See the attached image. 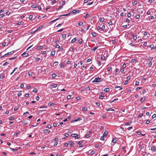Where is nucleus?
Segmentation results:
<instances>
[{
	"label": "nucleus",
	"mask_w": 156,
	"mask_h": 156,
	"mask_svg": "<svg viewBox=\"0 0 156 156\" xmlns=\"http://www.w3.org/2000/svg\"><path fill=\"white\" fill-rule=\"evenodd\" d=\"M150 122V120H147L146 121V124H149Z\"/></svg>",
	"instance_id": "338daca9"
},
{
	"label": "nucleus",
	"mask_w": 156,
	"mask_h": 156,
	"mask_svg": "<svg viewBox=\"0 0 156 156\" xmlns=\"http://www.w3.org/2000/svg\"><path fill=\"white\" fill-rule=\"evenodd\" d=\"M55 51H53L51 52L50 55L51 56H54L55 55Z\"/></svg>",
	"instance_id": "4468645a"
},
{
	"label": "nucleus",
	"mask_w": 156,
	"mask_h": 156,
	"mask_svg": "<svg viewBox=\"0 0 156 156\" xmlns=\"http://www.w3.org/2000/svg\"><path fill=\"white\" fill-rule=\"evenodd\" d=\"M55 105V104L54 103H51V102H50L48 103V105H49V106L54 105Z\"/></svg>",
	"instance_id": "cd10ccee"
},
{
	"label": "nucleus",
	"mask_w": 156,
	"mask_h": 156,
	"mask_svg": "<svg viewBox=\"0 0 156 156\" xmlns=\"http://www.w3.org/2000/svg\"><path fill=\"white\" fill-rule=\"evenodd\" d=\"M44 133H49L50 132V131L48 129H45L44 130Z\"/></svg>",
	"instance_id": "412c9836"
},
{
	"label": "nucleus",
	"mask_w": 156,
	"mask_h": 156,
	"mask_svg": "<svg viewBox=\"0 0 156 156\" xmlns=\"http://www.w3.org/2000/svg\"><path fill=\"white\" fill-rule=\"evenodd\" d=\"M46 53V51H42L41 53V54H42L43 55H44V54H45Z\"/></svg>",
	"instance_id": "69168bd1"
},
{
	"label": "nucleus",
	"mask_w": 156,
	"mask_h": 156,
	"mask_svg": "<svg viewBox=\"0 0 156 156\" xmlns=\"http://www.w3.org/2000/svg\"><path fill=\"white\" fill-rule=\"evenodd\" d=\"M104 98V96H102V95H101L99 96V98L100 99H102L103 98Z\"/></svg>",
	"instance_id": "052dcab7"
},
{
	"label": "nucleus",
	"mask_w": 156,
	"mask_h": 156,
	"mask_svg": "<svg viewBox=\"0 0 156 156\" xmlns=\"http://www.w3.org/2000/svg\"><path fill=\"white\" fill-rule=\"evenodd\" d=\"M14 51H12L10 52L7 53L5 54V55H4L1 57V58H4V57H6V56H7L8 55H11L12 54H13V53H14Z\"/></svg>",
	"instance_id": "f257e3e1"
},
{
	"label": "nucleus",
	"mask_w": 156,
	"mask_h": 156,
	"mask_svg": "<svg viewBox=\"0 0 156 156\" xmlns=\"http://www.w3.org/2000/svg\"><path fill=\"white\" fill-rule=\"evenodd\" d=\"M74 143L72 141H70L69 143V144L70 145V147H73V144Z\"/></svg>",
	"instance_id": "0eeeda50"
},
{
	"label": "nucleus",
	"mask_w": 156,
	"mask_h": 156,
	"mask_svg": "<svg viewBox=\"0 0 156 156\" xmlns=\"http://www.w3.org/2000/svg\"><path fill=\"white\" fill-rule=\"evenodd\" d=\"M132 36L133 37V39L134 40V41H135L137 39V37L136 36H134V34H133L132 35Z\"/></svg>",
	"instance_id": "f8f14e48"
},
{
	"label": "nucleus",
	"mask_w": 156,
	"mask_h": 156,
	"mask_svg": "<svg viewBox=\"0 0 156 156\" xmlns=\"http://www.w3.org/2000/svg\"><path fill=\"white\" fill-rule=\"evenodd\" d=\"M131 122H132L131 121H129L128 122H126L125 123V125H127V126L129 125H130V124L131 123Z\"/></svg>",
	"instance_id": "a211bd4d"
},
{
	"label": "nucleus",
	"mask_w": 156,
	"mask_h": 156,
	"mask_svg": "<svg viewBox=\"0 0 156 156\" xmlns=\"http://www.w3.org/2000/svg\"><path fill=\"white\" fill-rule=\"evenodd\" d=\"M94 154V151H92L90 152V155H93Z\"/></svg>",
	"instance_id": "8fccbe9b"
},
{
	"label": "nucleus",
	"mask_w": 156,
	"mask_h": 156,
	"mask_svg": "<svg viewBox=\"0 0 156 156\" xmlns=\"http://www.w3.org/2000/svg\"><path fill=\"white\" fill-rule=\"evenodd\" d=\"M137 61V60L136 59H132L131 61V62L133 63H135Z\"/></svg>",
	"instance_id": "9d476101"
},
{
	"label": "nucleus",
	"mask_w": 156,
	"mask_h": 156,
	"mask_svg": "<svg viewBox=\"0 0 156 156\" xmlns=\"http://www.w3.org/2000/svg\"><path fill=\"white\" fill-rule=\"evenodd\" d=\"M22 123L24 124H27V123L26 121H22Z\"/></svg>",
	"instance_id": "c03bdc74"
},
{
	"label": "nucleus",
	"mask_w": 156,
	"mask_h": 156,
	"mask_svg": "<svg viewBox=\"0 0 156 156\" xmlns=\"http://www.w3.org/2000/svg\"><path fill=\"white\" fill-rule=\"evenodd\" d=\"M28 74L29 76H31L32 75V72H29Z\"/></svg>",
	"instance_id": "37998d69"
},
{
	"label": "nucleus",
	"mask_w": 156,
	"mask_h": 156,
	"mask_svg": "<svg viewBox=\"0 0 156 156\" xmlns=\"http://www.w3.org/2000/svg\"><path fill=\"white\" fill-rule=\"evenodd\" d=\"M115 0H112L111 1H110V2H109L108 3V4H113L114 3H115Z\"/></svg>",
	"instance_id": "dca6fc26"
},
{
	"label": "nucleus",
	"mask_w": 156,
	"mask_h": 156,
	"mask_svg": "<svg viewBox=\"0 0 156 156\" xmlns=\"http://www.w3.org/2000/svg\"><path fill=\"white\" fill-rule=\"evenodd\" d=\"M156 117V114H154L152 116V118H154Z\"/></svg>",
	"instance_id": "774afa93"
},
{
	"label": "nucleus",
	"mask_w": 156,
	"mask_h": 156,
	"mask_svg": "<svg viewBox=\"0 0 156 156\" xmlns=\"http://www.w3.org/2000/svg\"><path fill=\"white\" fill-rule=\"evenodd\" d=\"M64 66V63L63 62H61L60 64V67H63Z\"/></svg>",
	"instance_id": "72a5a7b5"
},
{
	"label": "nucleus",
	"mask_w": 156,
	"mask_h": 156,
	"mask_svg": "<svg viewBox=\"0 0 156 156\" xmlns=\"http://www.w3.org/2000/svg\"><path fill=\"white\" fill-rule=\"evenodd\" d=\"M143 115V113H140L139 115H138V117L139 118H140L141 117H142Z\"/></svg>",
	"instance_id": "a18cd8bd"
},
{
	"label": "nucleus",
	"mask_w": 156,
	"mask_h": 156,
	"mask_svg": "<svg viewBox=\"0 0 156 156\" xmlns=\"http://www.w3.org/2000/svg\"><path fill=\"white\" fill-rule=\"evenodd\" d=\"M76 37L74 38L73 40L71 41V42L72 43H73L76 42Z\"/></svg>",
	"instance_id": "aec40b11"
},
{
	"label": "nucleus",
	"mask_w": 156,
	"mask_h": 156,
	"mask_svg": "<svg viewBox=\"0 0 156 156\" xmlns=\"http://www.w3.org/2000/svg\"><path fill=\"white\" fill-rule=\"evenodd\" d=\"M122 67L123 68H126V64L125 63H124L122 65Z\"/></svg>",
	"instance_id": "e2e57ef3"
},
{
	"label": "nucleus",
	"mask_w": 156,
	"mask_h": 156,
	"mask_svg": "<svg viewBox=\"0 0 156 156\" xmlns=\"http://www.w3.org/2000/svg\"><path fill=\"white\" fill-rule=\"evenodd\" d=\"M62 8H63V6L62 5H60L59 6V8L57 9V10H59L60 9H62Z\"/></svg>",
	"instance_id": "603ef678"
},
{
	"label": "nucleus",
	"mask_w": 156,
	"mask_h": 156,
	"mask_svg": "<svg viewBox=\"0 0 156 156\" xmlns=\"http://www.w3.org/2000/svg\"><path fill=\"white\" fill-rule=\"evenodd\" d=\"M37 5L36 4H35L33 5H32L31 6V7L32 8H35L37 7Z\"/></svg>",
	"instance_id": "4be33fe9"
},
{
	"label": "nucleus",
	"mask_w": 156,
	"mask_h": 156,
	"mask_svg": "<svg viewBox=\"0 0 156 156\" xmlns=\"http://www.w3.org/2000/svg\"><path fill=\"white\" fill-rule=\"evenodd\" d=\"M117 88H120L119 89V90H122L123 88H121V87L119 86H116L115 87V89H117Z\"/></svg>",
	"instance_id": "b1692460"
},
{
	"label": "nucleus",
	"mask_w": 156,
	"mask_h": 156,
	"mask_svg": "<svg viewBox=\"0 0 156 156\" xmlns=\"http://www.w3.org/2000/svg\"><path fill=\"white\" fill-rule=\"evenodd\" d=\"M5 75L3 73H1L0 74V78L1 79H2L5 77Z\"/></svg>",
	"instance_id": "6e6552de"
},
{
	"label": "nucleus",
	"mask_w": 156,
	"mask_h": 156,
	"mask_svg": "<svg viewBox=\"0 0 156 156\" xmlns=\"http://www.w3.org/2000/svg\"><path fill=\"white\" fill-rule=\"evenodd\" d=\"M78 43L79 44H81L82 43V39H79L78 40Z\"/></svg>",
	"instance_id": "c756f323"
},
{
	"label": "nucleus",
	"mask_w": 156,
	"mask_h": 156,
	"mask_svg": "<svg viewBox=\"0 0 156 156\" xmlns=\"http://www.w3.org/2000/svg\"><path fill=\"white\" fill-rule=\"evenodd\" d=\"M29 94L28 93L26 94H25V96L26 98H28L29 97Z\"/></svg>",
	"instance_id": "5fc2aeb1"
},
{
	"label": "nucleus",
	"mask_w": 156,
	"mask_h": 156,
	"mask_svg": "<svg viewBox=\"0 0 156 156\" xmlns=\"http://www.w3.org/2000/svg\"><path fill=\"white\" fill-rule=\"evenodd\" d=\"M43 48L42 46H39L37 48V50L41 49H43Z\"/></svg>",
	"instance_id": "2eb2a0df"
},
{
	"label": "nucleus",
	"mask_w": 156,
	"mask_h": 156,
	"mask_svg": "<svg viewBox=\"0 0 156 156\" xmlns=\"http://www.w3.org/2000/svg\"><path fill=\"white\" fill-rule=\"evenodd\" d=\"M126 22L129 23L130 22V20L128 19H126Z\"/></svg>",
	"instance_id": "c9c22d12"
},
{
	"label": "nucleus",
	"mask_w": 156,
	"mask_h": 156,
	"mask_svg": "<svg viewBox=\"0 0 156 156\" xmlns=\"http://www.w3.org/2000/svg\"><path fill=\"white\" fill-rule=\"evenodd\" d=\"M16 56L14 57L10 58H9V60H13V59H15L16 58Z\"/></svg>",
	"instance_id": "de8ad7c7"
},
{
	"label": "nucleus",
	"mask_w": 156,
	"mask_h": 156,
	"mask_svg": "<svg viewBox=\"0 0 156 156\" xmlns=\"http://www.w3.org/2000/svg\"><path fill=\"white\" fill-rule=\"evenodd\" d=\"M107 111H114V109H112V108H110L107 109L106 110Z\"/></svg>",
	"instance_id": "5701e85b"
},
{
	"label": "nucleus",
	"mask_w": 156,
	"mask_h": 156,
	"mask_svg": "<svg viewBox=\"0 0 156 156\" xmlns=\"http://www.w3.org/2000/svg\"><path fill=\"white\" fill-rule=\"evenodd\" d=\"M93 3H94V2H91L87 4V5H90L92 4Z\"/></svg>",
	"instance_id": "6e6d98bb"
},
{
	"label": "nucleus",
	"mask_w": 156,
	"mask_h": 156,
	"mask_svg": "<svg viewBox=\"0 0 156 156\" xmlns=\"http://www.w3.org/2000/svg\"><path fill=\"white\" fill-rule=\"evenodd\" d=\"M118 100V98H115V99H114L113 101H110V103H112L113 101H117V100Z\"/></svg>",
	"instance_id": "2f4dec72"
},
{
	"label": "nucleus",
	"mask_w": 156,
	"mask_h": 156,
	"mask_svg": "<svg viewBox=\"0 0 156 156\" xmlns=\"http://www.w3.org/2000/svg\"><path fill=\"white\" fill-rule=\"evenodd\" d=\"M37 89L36 88H35L33 90V91L35 93H36V92H37Z\"/></svg>",
	"instance_id": "e433bc0d"
},
{
	"label": "nucleus",
	"mask_w": 156,
	"mask_h": 156,
	"mask_svg": "<svg viewBox=\"0 0 156 156\" xmlns=\"http://www.w3.org/2000/svg\"><path fill=\"white\" fill-rule=\"evenodd\" d=\"M140 17V15H137L136 16V19H139Z\"/></svg>",
	"instance_id": "3c124183"
},
{
	"label": "nucleus",
	"mask_w": 156,
	"mask_h": 156,
	"mask_svg": "<svg viewBox=\"0 0 156 156\" xmlns=\"http://www.w3.org/2000/svg\"><path fill=\"white\" fill-rule=\"evenodd\" d=\"M66 34H63L62 36V37L64 39H65L66 37Z\"/></svg>",
	"instance_id": "a19ab883"
},
{
	"label": "nucleus",
	"mask_w": 156,
	"mask_h": 156,
	"mask_svg": "<svg viewBox=\"0 0 156 156\" xmlns=\"http://www.w3.org/2000/svg\"><path fill=\"white\" fill-rule=\"evenodd\" d=\"M108 133V131L107 130H106L105 131L104 134H103V136L106 137L107 136Z\"/></svg>",
	"instance_id": "423d86ee"
},
{
	"label": "nucleus",
	"mask_w": 156,
	"mask_h": 156,
	"mask_svg": "<svg viewBox=\"0 0 156 156\" xmlns=\"http://www.w3.org/2000/svg\"><path fill=\"white\" fill-rule=\"evenodd\" d=\"M67 98L68 99H70L71 98V96L68 95L67 97Z\"/></svg>",
	"instance_id": "09e8293b"
},
{
	"label": "nucleus",
	"mask_w": 156,
	"mask_h": 156,
	"mask_svg": "<svg viewBox=\"0 0 156 156\" xmlns=\"http://www.w3.org/2000/svg\"><path fill=\"white\" fill-rule=\"evenodd\" d=\"M101 81V79L99 77H97V78H96L94 79V80L93 81H92V82L93 83H94V82L97 83V82H100Z\"/></svg>",
	"instance_id": "f03ea898"
},
{
	"label": "nucleus",
	"mask_w": 156,
	"mask_h": 156,
	"mask_svg": "<svg viewBox=\"0 0 156 156\" xmlns=\"http://www.w3.org/2000/svg\"><path fill=\"white\" fill-rule=\"evenodd\" d=\"M109 89L108 88H106L104 89V91L106 92H108L109 91Z\"/></svg>",
	"instance_id": "6ab92c4d"
},
{
	"label": "nucleus",
	"mask_w": 156,
	"mask_h": 156,
	"mask_svg": "<svg viewBox=\"0 0 156 156\" xmlns=\"http://www.w3.org/2000/svg\"><path fill=\"white\" fill-rule=\"evenodd\" d=\"M151 150L154 151H156V148L154 147H151Z\"/></svg>",
	"instance_id": "f3484780"
},
{
	"label": "nucleus",
	"mask_w": 156,
	"mask_h": 156,
	"mask_svg": "<svg viewBox=\"0 0 156 156\" xmlns=\"http://www.w3.org/2000/svg\"><path fill=\"white\" fill-rule=\"evenodd\" d=\"M145 99V97H144L142 98L140 100V101L141 102H142L144 101Z\"/></svg>",
	"instance_id": "ddd939ff"
},
{
	"label": "nucleus",
	"mask_w": 156,
	"mask_h": 156,
	"mask_svg": "<svg viewBox=\"0 0 156 156\" xmlns=\"http://www.w3.org/2000/svg\"><path fill=\"white\" fill-rule=\"evenodd\" d=\"M57 75L55 73H53L52 74V77L53 78H55L56 77Z\"/></svg>",
	"instance_id": "bb28decb"
},
{
	"label": "nucleus",
	"mask_w": 156,
	"mask_h": 156,
	"mask_svg": "<svg viewBox=\"0 0 156 156\" xmlns=\"http://www.w3.org/2000/svg\"><path fill=\"white\" fill-rule=\"evenodd\" d=\"M117 140V138H114L113 139V140H112V142L113 143H115Z\"/></svg>",
	"instance_id": "9b49d317"
},
{
	"label": "nucleus",
	"mask_w": 156,
	"mask_h": 156,
	"mask_svg": "<svg viewBox=\"0 0 156 156\" xmlns=\"http://www.w3.org/2000/svg\"><path fill=\"white\" fill-rule=\"evenodd\" d=\"M90 136L89 134H86L85 135V137L86 138H88L90 137Z\"/></svg>",
	"instance_id": "bf43d9fd"
},
{
	"label": "nucleus",
	"mask_w": 156,
	"mask_h": 156,
	"mask_svg": "<svg viewBox=\"0 0 156 156\" xmlns=\"http://www.w3.org/2000/svg\"><path fill=\"white\" fill-rule=\"evenodd\" d=\"M73 137H74L75 139H78L80 137V136L78 135L77 134H72L71 135Z\"/></svg>",
	"instance_id": "7ed1b4c3"
},
{
	"label": "nucleus",
	"mask_w": 156,
	"mask_h": 156,
	"mask_svg": "<svg viewBox=\"0 0 156 156\" xmlns=\"http://www.w3.org/2000/svg\"><path fill=\"white\" fill-rule=\"evenodd\" d=\"M83 24V23L81 21H80L78 24V25L80 26H81Z\"/></svg>",
	"instance_id": "7c9ffc66"
},
{
	"label": "nucleus",
	"mask_w": 156,
	"mask_h": 156,
	"mask_svg": "<svg viewBox=\"0 0 156 156\" xmlns=\"http://www.w3.org/2000/svg\"><path fill=\"white\" fill-rule=\"evenodd\" d=\"M52 87L55 88L57 86V85L56 84H54L51 85Z\"/></svg>",
	"instance_id": "ea45409f"
},
{
	"label": "nucleus",
	"mask_w": 156,
	"mask_h": 156,
	"mask_svg": "<svg viewBox=\"0 0 156 156\" xmlns=\"http://www.w3.org/2000/svg\"><path fill=\"white\" fill-rule=\"evenodd\" d=\"M104 20V18L103 17L101 18L100 19V21L101 22H103Z\"/></svg>",
	"instance_id": "58836bf2"
},
{
	"label": "nucleus",
	"mask_w": 156,
	"mask_h": 156,
	"mask_svg": "<svg viewBox=\"0 0 156 156\" xmlns=\"http://www.w3.org/2000/svg\"><path fill=\"white\" fill-rule=\"evenodd\" d=\"M81 120V119L80 118H78L77 119H75L74 120H73L72 122H77L78 121H80Z\"/></svg>",
	"instance_id": "1a4fd4ad"
},
{
	"label": "nucleus",
	"mask_w": 156,
	"mask_h": 156,
	"mask_svg": "<svg viewBox=\"0 0 156 156\" xmlns=\"http://www.w3.org/2000/svg\"><path fill=\"white\" fill-rule=\"evenodd\" d=\"M80 10H76V9H74L72 11V13L73 14H75L76 13H79L80 12Z\"/></svg>",
	"instance_id": "20e7f679"
},
{
	"label": "nucleus",
	"mask_w": 156,
	"mask_h": 156,
	"mask_svg": "<svg viewBox=\"0 0 156 156\" xmlns=\"http://www.w3.org/2000/svg\"><path fill=\"white\" fill-rule=\"evenodd\" d=\"M90 16V15L89 14H88V13H87L86 14V15L84 16V17L85 18H87L89 16Z\"/></svg>",
	"instance_id": "c85d7f7f"
},
{
	"label": "nucleus",
	"mask_w": 156,
	"mask_h": 156,
	"mask_svg": "<svg viewBox=\"0 0 156 156\" xmlns=\"http://www.w3.org/2000/svg\"><path fill=\"white\" fill-rule=\"evenodd\" d=\"M71 13V12H70L69 13L67 14H66L61 15V16H69Z\"/></svg>",
	"instance_id": "f704fd0d"
},
{
	"label": "nucleus",
	"mask_w": 156,
	"mask_h": 156,
	"mask_svg": "<svg viewBox=\"0 0 156 156\" xmlns=\"http://www.w3.org/2000/svg\"><path fill=\"white\" fill-rule=\"evenodd\" d=\"M124 70V69L123 68H122L120 70V72H121V73H122Z\"/></svg>",
	"instance_id": "680f3d73"
},
{
	"label": "nucleus",
	"mask_w": 156,
	"mask_h": 156,
	"mask_svg": "<svg viewBox=\"0 0 156 156\" xmlns=\"http://www.w3.org/2000/svg\"><path fill=\"white\" fill-rule=\"evenodd\" d=\"M87 110V108L85 107H83L82 108V110L83 111H86Z\"/></svg>",
	"instance_id": "473e14b6"
},
{
	"label": "nucleus",
	"mask_w": 156,
	"mask_h": 156,
	"mask_svg": "<svg viewBox=\"0 0 156 156\" xmlns=\"http://www.w3.org/2000/svg\"><path fill=\"white\" fill-rule=\"evenodd\" d=\"M91 34L93 37H95L96 36V34L95 32H92Z\"/></svg>",
	"instance_id": "a878e982"
},
{
	"label": "nucleus",
	"mask_w": 156,
	"mask_h": 156,
	"mask_svg": "<svg viewBox=\"0 0 156 156\" xmlns=\"http://www.w3.org/2000/svg\"><path fill=\"white\" fill-rule=\"evenodd\" d=\"M33 16L32 15H30L29 16V18L30 20H31L33 18Z\"/></svg>",
	"instance_id": "0e129e2a"
},
{
	"label": "nucleus",
	"mask_w": 156,
	"mask_h": 156,
	"mask_svg": "<svg viewBox=\"0 0 156 156\" xmlns=\"http://www.w3.org/2000/svg\"><path fill=\"white\" fill-rule=\"evenodd\" d=\"M131 16V14L130 12L128 13L127 14V17H130Z\"/></svg>",
	"instance_id": "4c0bfd02"
},
{
	"label": "nucleus",
	"mask_w": 156,
	"mask_h": 156,
	"mask_svg": "<svg viewBox=\"0 0 156 156\" xmlns=\"http://www.w3.org/2000/svg\"><path fill=\"white\" fill-rule=\"evenodd\" d=\"M22 55L24 57H27L29 55L28 53H26V52H24L22 54Z\"/></svg>",
	"instance_id": "39448f33"
},
{
	"label": "nucleus",
	"mask_w": 156,
	"mask_h": 156,
	"mask_svg": "<svg viewBox=\"0 0 156 156\" xmlns=\"http://www.w3.org/2000/svg\"><path fill=\"white\" fill-rule=\"evenodd\" d=\"M105 26L104 25L102 26L101 27V29L102 30H103L105 29Z\"/></svg>",
	"instance_id": "4d7b16f0"
},
{
	"label": "nucleus",
	"mask_w": 156,
	"mask_h": 156,
	"mask_svg": "<svg viewBox=\"0 0 156 156\" xmlns=\"http://www.w3.org/2000/svg\"><path fill=\"white\" fill-rule=\"evenodd\" d=\"M24 87V84L23 83H22L20 85V87L21 88H23Z\"/></svg>",
	"instance_id": "13d9d810"
},
{
	"label": "nucleus",
	"mask_w": 156,
	"mask_h": 156,
	"mask_svg": "<svg viewBox=\"0 0 156 156\" xmlns=\"http://www.w3.org/2000/svg\"><path fill=\"white\" fill-rule=\"evenodd\" d=\"M132 3L134 5H136L137 3V1L135 0Z\"/></svg>",
	"instance_id": "864d4df0"
},
{
	"label": "nucleus",
	"mask_w": 156,
	"mask_h": 156,
	"mask_svg": "<svg viewBox=\"0 0 156 156\" xmlns=\"http://www.w3.org/2000/svg\"><path fill=\"white\" fill-rule=\"evenodd\" d=\"M112 69V68L111 67H109L107 68V71H110Z\"/></svg>",
	"instance_id": "49530a36"
},
{
	"label": "nucleus",
	"mask_w": 156,
	"mask_h": 156,
	"mask_svg": "<svg viewBox=\"0 0 156 156\" xmlns=\"http://www.w3.org/2000/svg\"><path fill=\"white\" fill-rule=\"evenodd\" d=\"M43 27V26H41L38 28L36 30V31H37L38 30H41V28H42Z\"/></svg>",
	"instance_id": "393cba45"
},
{
	"label": "nucleus",
	"mask_w": 156,
	"mask_h": 156,
	"mask_svg": "<svg viewBox=\"0 0 156 156\" xmlns=\"http://www.w3.org/2000/svg\"><path fill=\"white\" fill-rule=\"evenodd\" d=\"M22 95V93L21 92V91L19 92L17 94V95L18 96H20Z\"/></svg>",
	"instance_id": "79ce46f5"
}]
</instances>
